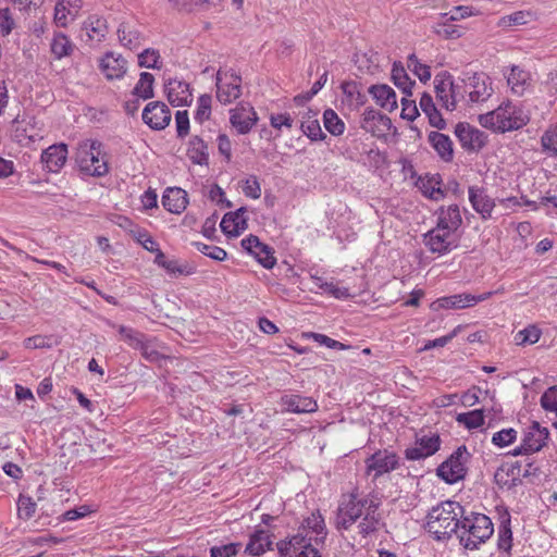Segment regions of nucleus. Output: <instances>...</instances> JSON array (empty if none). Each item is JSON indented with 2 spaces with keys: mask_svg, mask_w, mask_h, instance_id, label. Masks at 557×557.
<instances>
[{
  "mask_svg": "<svg viewBox=\"0 0 557 557\" xmlns=\"http://www.w3.org/2000/svg\"><path fill=\"white\" fill-rule=\"evenodd\" d=\"M548 431L546 428H542L540 423L533 422L524 434L523 441L519 447L513 450V455L533 454L545 446L548 440Z\"/></svg>",
  "mask_w": 557,
  "mask_h": 557,
  "instance_id": "12",
  "label": "nucleus"
},
{
  "mask_svg": "<svg viewBox=\"0 0 557 557\" xmlns=\"http://www.w3.org/2000/svg\"><path fill=\"white\" fill-rule=\"evenodd\" d=\"M187 156L195 164H208L209 153L207 144L199 136H193L188 143Z\"/></svg>",
  "mask_w": 557,
  "mask_h": 557,
  "instance_id": "39",
  "label": "nucleus"
},
{
  "mask_svg": "<svg viewBox=\"0 0 557 557\" xmlns=\"http://www.w3.org/2000/svg\"><path fill=\"white\" fill-rule=\"evenodd\" d=\"M76 163L81 172L100 177L109 172L108 158L99 140L85 139L76 148Z\"/></svg>",
  "mask_w": 557,
  "mask_h": 557,
  "instance_id": "3",
  "label": "nucleus"
},
{
  "mask_svg": "<svg viewBox=\"0 0 557 557\" xmlns=\"http://www.w3.org/2000/svg\"><path fill=\"white\" fill-rule=\"evenodd\" d=\"M67 158V146L65 144L51 145L41 154V162L50 172H58Z\"/></svg>",
  "mask_w": 557,
  "mask_h": 557,
  "instance_id": "28",
  "label": "nucleus"
},
{
  "mask_svg": "<svg viewBox=\"0 0 557 557\" xmlns=\"http://www.w3.org/2000/svg\"><path fill=\"white\" fill-rule=\"evenodd\" d=\"M242 95V77L232 70H219L216 73V98L228 104Z\"/></svg>",
  "mask_w": 557,
  "mask_h": 557,
  "instance_id": "9",
  "label": "nucleus"
},
{
  "mask_svg": "<svg viewBox=\"0 0 557 557\" xmlns=\"http://www.w3.org/2000/svg\"><path fill=\"white\" fill-rule=\"evenodd\" d=\"M298 532L307 533L308 537H313L315 544L323 543L326 536V530L324 519L320 512H312L305 519Z\"/></svg>",
  "mask_w": 557,
  "mask_h": 557,
  "instance_id": "30",
  "label": "nucleus"
},
{
  "mask_svg": "<svg viewBox=\"0 0 557 557\" xmlns=\"http://www.w3.org/2000/svg\"><path fill=\"white\" fill-rule=\"evenodd\" d=\"M419 106L422 112L428 116L429 122L433 127L437 129L445 128L446 122L443 119L440 111L437 110V108L435 107V103L431 95L423 92L420 98Z\"/></svg>",
  "mask_w": 557,
  "mask_h": 557,
  "instance_id": "37",
  "label": "nucleus"
},
{
  "mask_svg": "<svg viewBox=\"0 0 557 557\" xmlns=\"http://www.w3.org/2000/svg\"><path fill=\"white\" fill-rule=\"evenodd\" d=\"M242 247L251 253L265 269H272L276 263L274 251L268 245L262 244L255 235L242 240Z\"/></svg>",
  "mask_w": 557,
  "mask_h": 557,
  "instance_id": "17",
  "label": "nucleus"
},
{
  "mask_svg": "<svg viewBox=\"0 0 557 557\" xmlns=\"http://www.w3.org/2000/svg\"><path fill=\"white\" fill-rule=\"evenodd\" d=\"M82 30L90 42H101L108 34L107 21L98 15H90L84 23Z\"/></svg>",
  "mask_w": 557,
  "mask_h": 557,
  "instance_id": "31",
  "label": "nucleus"
},
{
  "mask_svg": "<svg viewBox=\"0 0 557 557\" xmlns=\"http://www.w3.org/2000/svg\"><path fill=\"white\" fill-rule=\"evenodd\" d=\"M436 216L437 221L435 226L448 231L453 234H457L458 228L462 224L460 209L457 205L441 207L436 211Z\"/></svg>",
  "mask_w": 557,
  "mask_h": 557,
  "instance_id": "24",
  "label": "nucleus"
},
{
  "mask_svg": "<svg viewBox=\"0 0 557 557\" xmlns=\"http://www.w3.org/2000/svg\"><path fill=\"white\" fill-rule=\"evenodd\" d=\"M399 467V457L391 450H377L366 459L367 474L376 479Z\"/></svg>",
  "mask_w": 557,
  "mask_h": 557,
  "instance_id": "11",
  "label": "nucleus"
},
{
  "mask_svg": "<svg viewBox=\"0 0 557 557\" xmlns=\"http://www.w3.org/2000/svg\"><path fill=\"white\" fill-rule=\"evenodd\" d=\"M15 20L9 8H0V35L8 36L15 27Z\"/></svg>",
  "mask_w": 557,
  "mask_h": 557,
  "instance_id": "59",
  "label": "nucleus"
},
{
  "mask_svg": "<svg viewBox=\"0 0 557 557\" xmlns=\"http://www.w3.org/2000/svg\"><path fill=\"white\" fill-rule=\"evenodd\" d=\"M429 143L444 161H450L453 159V143L447 135L438 132H431L429 134Z\"/></svg>",
  "mask_w": 557,
  "mask_h": 557,
  "instance_id": "38",
  "label": "nucleus"
},
{
  "mask_svg": "<svg viewBox=\"0 0 557 557\" xmlns=\"http://www.w3.org/2000/svg\"><path fill=\"white\" fill-rule=\"evenodd\" d=\"M169 3L178 11L191 12L196 8L210 4L211 0H168Z\"/></svg>",
  "mask_w": 557,
  "mask_h": 557,
  "instance_id": "58",
  "label": "nucleus"
},
{
  "mask_svg": "<svg viewBox=\"0 0 557 557\" xmlns=\"http://www.w3.org/2000/svg\"><path fill=\"white\" fill-rule=\"evenodd\" d=\"M18 516L25 520L33 517L36 510V503L29 496L20 495L17 503Z\"/></svg>",
  "mask_w": 557,
  "mask_h": 557,
  "instance_id": "57",
  "label": "nucleus"
},
{
  "mask_svg": "<svg viewBox=\"0 0 557 557\" xmlns=\"http://www.w3.org/2000/svg\"><path fill=\"white\" fill-rule=\"evenodd\" d=\"M379 504H369V511H366L362 521L358 524L359 533L363 536L374 532L379 525V516L376 513Z\"/></svg>",
  "mask_w": 557,
  "mask_h": 557,
  "instance_id": "44",
  "label": "nucleus"
},
{
  "mask_svg": "<svg viewBox=\"0 0 557 557\" xmlns=\"http://www.w3.org/2000/svg\"><path fill=\"white\" fill-rule=\"evenodd\" d=\"M242 548L240 543H230L210 548L211 557H235Z\"/></svg>",
  "mask_w": 557,
  "mask_h": 557,
  "instance_id": "56",
  "label": "nucleus"
},
{
  "mask_svg": "<svg viewBox=\"0 0 557 557\" xmlns=\"http://www.w3.org/2000/svg\"><path fill=\"white\" fill-rule=\"evenodd\" d=\"M456 420L460 424H463L469 430L476 429L484 423L483 412L482 410L479 409L465 413H459Z\"/></svg>",
  "mask_w": 557,
  "mask_h": 557,
  "instance_id": "49",
  "label": "nucleus"
},
{
  "mask_svg": "<svg viewBox=\"0 0 557 557\" xmlns=\"http://www.w3.org/2000/svg\"><path fill=\"white\" fill-rule=\"evenodd\" d=\"M463 508L456 502L446 500L433 507L428 513L426 528L437 540L458 534Z\"/></svg>",
  "mask_w": 557,
  "mask_h": 557,
  "instance_id": "1",
  "label": "nucleus"
},
{
  "mask_svg": "<svg viewBox=\"0 0 557 557\" xmlns=\"http://www.w3.org/2000/svg\"><path fill=\"white\" fill-rule=\"evenodd\" d=\"M436 99L447 111H454L453 77L449 74L437 75L434 79Z\"/></svg>",
  "mask_w": 557,
  "mask_h": 557,
  "instance_id": "26",
  "label": "nucleus"
},
{
  "mask_svg": "<svg viewBox=\"0 0 557 557\" xmlns=\"http://www.w3.org/2000/svg\"><path fill=\"white\" fill-rule=\"evenodd\" d=\"M211 102L212 98L210 95H201L197 101V110L195 113V120L199 123H203L209 120L211 115Z\"/></svg>",
  "mask_w": 557,
  "mask_h": 557,
  "instance_id": "51",
  "label": "nucleus"
},
{
  "mask_svg": "<svg viewBox=\"0 0 557 557\" xmlns=\"http://www.w3.org/2000/svg\"><path fill=\"white\" fill-rule=\"evenodd\" d=\"M463 89L468 96L467 103L485 102L494 92L492 78L483 72L465 74Z\"/></svg>",
  "mask_w": 557,
  "mask_h": 557,
  "instance_id": "7",
  "label": "nucleus"
},
{
  "mask_svg": "<svg viewBox=\"0 0 557 557\" xmlns=\"http://www.w3.org/2000/svg\"><path fill=\"white\" fill-rule=\"evenodd\" d=\"M160 53L156 49H145L138 55V65L146 69H160Z\"/></svg>",
  "mask_w": 557,
  "mask_h": 557,
  "instance_id": "52",
  "label": "nucleus"
},
{
  "mask_svg": "<svg viewBox=\"0 0 557 557\" xmlns=\"http://www.w3.org/2000/svg\"><path fill=\"white\" fill-rule=\"evenodd\" d=\"M100 71L107 79H120L127 72V61L114 52H107L99 62Z\"/></svg>",
  "mask_w": 557,
  "mask_h": 557,
  "instance_id": "19",
  "label": "nucleus"
},
{
  "mask_svg": "<svg viewBox=\"0 0 557 557\" xmlns=\"http://www.w3.org/2000/svg\"><path fill=\"white\" fill-rule=\"evenodd\" d=\"M243 193L246 197L258 199L261 196V186L257 176H249L243 185Z\"/></svg>",
  "mask_w": 557,
  "mask_h": 557,
  "instance_id": "62",
  "label": "nucleus"
},
{
  "mask_svg": "<svg viewBox=\"0 0 557 557\" xmlns=\"http://www.w3.org/2000/svg\"><path fill=\"white\" fill-rule=\"evenodd\" d=\"M323 124L325 129L333 136H339L345 131V123L338 116V114L332 109H326L324 111Z\"/></svg>",
  "mask_w": 557,
  "mask_h": 557,
  "instance_id": "45",
  "label": "nucleus"
},
{
  "mask_svg": "<svg viewBox=\"0 0 557 557\" xmlns=\"http://www.w3.org/2000/svg\"><path fill=\"white\" fill-rule=\"evenodd\" d=\"M313 537L298 532L288 540L277 543L281 557H321Z\"/></svg>",
  "mask_w": 557,
  "mask_h": 557,
  "instance_id": "6",
  "label": "nucleus"
},
{
  "mask_svg": "<svg viewBox=\"0 0 557 557\" xmlns=\"http://www.w3.org/2000/svg\"><path fill=\"white\" fill-rule=\"evenodd\" d=\"M162 205L169 212L180 214L188 205L187 193L178 187H169L162 196Z\"/></svg>",
  "mask_w": 557,
  "mask_h": 557,
  "instance_id": "27",
  "label": "nucleus"
},
{
  "mask_svg": "<svg viewBox=\"0 0 557 557\" xmlns=\"http://www.w3.org/2000/svg\"><path fill=\"white\" fill-rule=\"evenodd\" d=\"M542 149L549 156H557V123L548 127L541 137Z\"/></svg>",
  "mask_w": 557,
  "mask_h": 557,
  "instance_id": "48",
  "label": "nucleus"
},
{
  "mask_svg": "<svg viewBox=\"0 0 557 557\" xmlns=\"http://www.w3.org/2000/svg\"><path fill=\"white\" fill-rule=\"evenodd\" d=\"M143 120L152 129H163L171 121V111L165 103L152 101L145 107Z\"/></svg>",
  "mask_w": 557,
  "mask_h": 557,
  "instance_id": "15",
  "label": "nucleus"
},
{
  "mask_svg": "<svg viewBox=\"0 0 557 557\" xmlns=\"http://www.w3.org/2000/svg\"><path fill=\"white\" fill-rule=\"evenodd\" d=\"M441 445L438 435L422 436L416 441L414 446L406 449L405 455L409 460H419L434 455Z\"/></svg>",
  "mask_w": 557,
  "mask_h": 557,
  "instance_id": "20",
  "label": "nucleus"
},
{
  "mask_svg": "<svg viewBox=\"0 0 557 557\" xmlns=\"http://www.w3.org/2000/svg\"><path fill=\"white\" fill-rule=\"evenodd\" d=\"M493 523L485 515L476 513L463 518L457 536L467 549H474L493 534Z\"/></svg>",
  "mask_w": 557,
  "mask_h": 557,
  "instance_id": "4",
  "label": "nucleus"
},
{
  "mask_svg": "<svg viewBox=\"0 0 557 557\" xmlns=\"http://www.w3.org/2000/svg\"><path fill=\"white\" fill-rule=\"evenodd\" d=\"M408 69L411 70L421 82H428L431 78L430 66L422 64L414 54L408 57Z\"/></svg>",
  "mask_w": 557,
  "mask_h": 557,
  "instance_id": "53",
  "label": "nucleus"
},
{
  "mask_svg": "<svg viewBox=\"0 0 557 557\" xmlns=\"http://www.w3.org/2000/svg\"><path fill=\"white\" fill-rule=\"evenodd\" d=\"M541 405L546 411L557 414V386L549 387L541 397Z\"/></svg>",
  "mask_w": 557,
  "mask_h": 557,
  "instance_id": "61",
  "label": "nucleus"
},
{
  "mask_svg": "<svg viewBox=\"0 0 557 557\" xmlns=\"http://www.w3.org/2000/svg\"><path fill=\"white\" fill-rule=\"evenodd\" d=\"M287 410L295 413H310L318 410V404L311 397L286 395L282 398Z\"/></svg>",
  "mask_w": 557,
  "mask_h": 557,
  "instance_id": "34",
  "label": "nucleus"
},
{
  "mask_svg": "<svg viewBox=\"0 0 557 557\" xmlns=\"http://www.w3.org/2000/svg\"><path fill=\"white\" fill-rule=\"evenodd\" d=\"M417 186L424 196L432 200H440L444 197L441 183L434 176L420 177L417 182Z\"/></svg>",
  "mask_w": 557,
  "mask_h": 557,
  "instance_id": "42",
  "label": "nucleus"
},
{
  "mask_svg": "<svg viewBox=\"0 0 557 557\" xmlns=\"http://www.w3.org/2000/svg\"><path fill=\"white\" fill-rule=\"evenodd\" d=\"M493 295L492 292H486L480 295L472 294H458L437 299L432 304L433 307L444 309H463L473 307L475 304L488 299Z\"/></svg>",
  "mask_w": 557,
  "mask_h": 557,
  "instance_id": "18",
  "label": "nucleus"
},
{
  "mask_svg": "<svg viewBox=\"0 0 557 557\" xmlns=\"http://www.w3.org/2000/svg\"><path fill=\"white\" fill-rule=\"evenodd\" d=\"M168 100L172 106H189L193 101V95L189 85L176 78L169 79L165 84Z\"/></svg>",
  "mask_w": 557,
  "mask_h": 557,
  "instance_id": "22",
  "label": "nucleus"
},
{
  "mask_svg": "<svg viewBox=\"0 0 557 557\" xmlns=\"http://www.w3.org/2000/svg\"><path fill=\"white\" fill-rule=\"evenodd\" d=\"M469 200L473 209L479 212L483 219L491 216V213L495 207V202L482 189L470 187Z\"/></svg>",
  "mask_w": 557,
  "mask_h": 557,
  "instance_id": "35",
  "label": "nucleus"
},
{
  "mask_svg": "<svg viewBox=\"0 0 557 557\" xmlns=\"http://www.w3.org/2000/svg\"><path fill=\"white\" fill-rule=\"evenodd\" d=\"M341 88L349 107L358 109L366 103L367 97L361 92L360 86L357 82H344L342 83Z\"/></svg>",
  "mask_w": 557,
  "mask_h": 557,
  "instance_id": "40",
  "label": "nucleus"
},
{
  "mask_svg": "<svg viewBox=\"0 0 557 557\" xmlns=\"http://www.w3.org/2000/svg\"><path fill=\"white\" fill-rule=\"evenodd\" d=\"M530 117L524 110L510 101L503 102L495 110L479 116L480 124L485 128L505 133L519 129L528 124Z\"/></svg>",
  "mask_w": 557,
  "mask_h": 557,
  "instance_id": "2",
  "label": "nucleus"
},
{
  "mask_svg": "<svg viewBox=\"0 0 557 557\" xmlns=\"http://www.w3.org/2000/svg\"><path fill=\"white\" fill-rule=\"evenodd\" d=\"M369 94L373 97L375 102L383 109L392 112L397 108L396 92L388 85H372L369 88Z\"/></svg>",
  "mask_w": 557,
  "mask_h": 557,
  "instance_id": "32",
  "label": "nucleus"
},
{
  "mask_svg": "<svg viewBox=\"0 0 557 557\" xmlns=\"http://www.w3.org/2000/svg\"><path fill=\"white\" fill-rule=\"evenodd\" d=\"M245 212V208H239L235 212L225 213L220 224L222 232L230 236H238L244 232L247 228Z\"/></svg>",
  "mask_w": 557,
  "mask_h": 557,
  "instance_id": "29",
  "label": "nucleus"
},
{
  "mask_svg": "<svg viewBox=\"0 0 557 557\" xmlns=\"http://www.w3.org/2000/svg\"><path fill=\"white\" fill-rule=\"evenodd\" d=\"M370 503L379 504L372 496L344 495L337 510V527L348 529L357 519L363 517L366 511H369Z\"/></svg>",
  "mask_w": 557,
  "mask_h": 557,
  "instance_id": "5",
  "label": "nucleus"
},
{
  "mask_svg": "<svg viewBox=\"0 0 557 557\" xmlns=\"http://www.w3.org/2000/svg\"><path fill=\"white\" fill-rule=\"evenodd\" d=\"M194 245L196 246V248L199 252H201L216 261H223V260H225V258L227 256L226 251L223 248L218 247V246L207 245L203 243H195Z\"/></svg>",
  "mask_w": 557,
  "mask_h": 557,
  "instance_id": "55",
  "label": "nucleus"
},
{
  "mask_svg": "<svg viewBox=\"0 0 557 557\" xmlns=\"http://www.w3.org/2000/svg\"><path fill=\"white\" fill-rule=\"evenodd\" d=\"M469 457L466 446L458 447L446 461L438 466L437 475L449 484L458 482L466 475V463Z\"/></svg>",
  "mask_w": 557,
  "mask_h": 557,
  "instance_id": "8",
  "label": "nucleus"
},
{
  "mask_svg": "<svg viewBox=\"0 0 557 557\" xmlns=\"http://www.w3.org/2000/svg\"><path fill=\"white\" fill-rule=\"evenodd\" d=\"M512 532L509 527V521L503 523L499 528L498 547L504 552H509L511 548Z\"/></svg>",
  "mask_w": 557,
  "mask_h": 557,
  "instance_id": "63",
  "label": "nucleus"
},
{
  "mask_svg": "<svg viewBox=\"0 0 557 557\" xmlns=\"http://www.w3.org/2000/svg\"><path fill=\"white\" fill-rule=\"evenodd\" d=\"M541 334L542 332L537 326L529 325L515 335V342L517 345L535 344L539 342Z\"/></svg>",
  "mask_w": 557,
  "mask_h": 557,
  "instance_id": "50",
  "label": "nucleus"
},
{
  "mask_svg": "<svg viewBox=\"0 0 557 557\" xmlns=\"http://www.w3.org/2000/svg\"><path fill=\"white\" fill-rule=\"evenodd\" d=\"M153 82L154 77L148 72H143L140 78L134 88V94L143 99L153 97Z\"/></svg>",
  "mask_w": 557,
  "mask_h": 557,
  "instance_id": "46",
  "label": "nucleus"
},
{
  "mask_svg": "<svg viewBox=\"0 0 557 557\" xmlns=\"http://www.w3.org/2000/svg\"><path fill=\"white\" fill-rule=\"evenodd\" d=\"M272 546L271 535L268 531L256 530L249 537L245 553L258 557L270 550Z\"/></svg>",
  "mask_w": 557,
  "mask_h": 557,
  "instance_id": "33",
  "label": "nucleus"
},
{
  "mask_svg": "<svg viewBox=\"0 0 557 557\" xmlns=\"http://www.w3.org/2000/svg\"><path fill=\"white\" fill-rule=\"evenodd\" d=\"M423 243L431 252L445 255L458 247L459 238L457 234L435 226L424 234Z\"/></svg>",
  "mask_w": 557,
  "mask_h": 557,
  "instance_id": "10",
  "label": "nucleus"
},
{
  "mask_svg": "<svg viewBox=\"0 0 557 557\" xmlns=\"http://www.w3.org/2000/svg\"><path fill=\"white\" fill-rule=\"evenodd\" d=\"M392 78L394 84L401 89L406 96H411V89L414 86V82L411 81L401 64L394 63L392 69Z\"/></svg>",
  "mask_w": 557,
  "mask_h": 557,
  "instance_id": "43",
  "label": "nucleus"
},
{
  "mask_svg": "<svg viewBox=\"0 0 557 557\" xmlns=\"http://www.w3.org/2000/svg\"><path fill=\"white\" fill-rule=\"evenodd\" d=\"M451 22L453 21H447V18H443V22L437 23L434 26V32L445 39L459 38L461 36V33L457 26L451 24Z\"/></svg>",
  "mask_w": 557,
  "mask_h": 557,
  "instance_id": "54",
  "label": "nucleus"
},
{
  "mask_svg": "<svg viewBox=\"0 0 557 557\" xmlns=\"http://www.w3.org/2000/svg\"><path fill=\"white\" fill-rule=\"evenodd\" d=\"M455 135L462 148L468 151H480L487 143V135L484 132L467 123H458L455 127Z\"/></svg>",
  "mask_w": 557,
  "mask_h": 557,
  "instance_id": "14",
  "label": "nucleus"
},
{
  "mask_svg": "<svg viewBox=\"0 0 557 557\" xmlns=\"http://www.w3.org/2000/svg\"><path fill=\"white\" fill-rule=\"evenodd\" d=\"M360 127L372 136L380 138L391 131L392 120L372 108H367L362 113Z\"/></svg>",
  "mask_w": 557,
  "mask_h": 557,
  "instance_id": "13",
  "label": "nucleus"
},
{
  "mask_svg": "<svg viewBox=\"0 0 557 557\" xmlns=\"http://www.w3.org/2000/svg\"><path fill=\"white\" fill-rule=\"evenodd\" d=\"M517 437V431L513 429H504L496 432L492 437V443L499 447H505L511 444Z\"/></svg>",
  "mask_w": 557,
  "mask_h": 557,
  "instance_id": "60",
  "label": "nucleus"
},
{
  "mask_svg": "<svg viewBox=\"0 0 557 557\" xmlns=\"http://www.w3.org/2000/svg\"><path fill=\"white\" fill-rule=\"evenodd\" d=\"M231 124L239 134H247L257 122V114L249 104L231 110Z\"/></svg>",
  "mask_w": 557,
  "mask_h": 557,
  "instance_id": "25",
  "label": "nucleus"
},
{
  "mask_svg": "<svg viewBox=\"0 0 557 557\" xmlns=\"http://www.w3.org/2000/svg\"><path fill=\"white\" fill-rule=\"evenodd\" d=\"M117 37L122 46L133 50L145 41L141 27L133 22H122L117 28Z\"/></svg>",
  "mask_w": 557,
  "mask_h": 557,
  "instance_id": "23",
  "label": "nucleus"
},
{
  "mask_svg": "<svg viewBox=\"0 0 557 557\" xmlns=\"http://www.w3.org/2000/svg\"><path fill=\"white\" fill-rule=\"evenodd\" d=\"M506 77L508 86L517 96H522L530 86V73L519 67L518 65H512L510 73Z\"/></svg>",
  "mask_w": 557,
  "mask_h": 557,
  "instance_id": "36",
  "label": "nucleus"
},
{
  "mask_svg": "<svg viewBox=\"0 0 557 557\" xmlns=\"http://www.w3.org/2000/svg\"><path fill=\"white\" fill-rule=\"evenodd\" d=\"M176 132L178 137H185L189 132V117L186 110L177 111L175 114Z\"/></svg>",
  "mask_w": 557,
  "mask_h": 557,
  "instance_id": "64",
  "label": "nucleus"
},
{
  "mask_svg": "<svg viewBox=\"0 0 557 557\" xmlns=\"http://www.w3.org/2000/svg\"><path fill=\"white\" fill-rule=\"evenodd\" d=\"M50 50L54 58L60 60L72 54L74 45L65 34L55 33L50 44Z\"/></svg>",
  "mask_w": 557,
  "mask_h": 557,
  "instance_id": "41",
  "label": "nucleus"
},
{
  "mask_svg": "<svg viewBox=\"0 0 557 557\" xmlns=\"http://www.w3.org/2000/svg\"><path fill=\"white\" fill-rule=\"evenodd\" d=\"M317 113H313V119L311 115L308 116L307 120L301 122V129L305 135H307L311 140H322L326 136L323 133L319 121L315 119Z\"/></svg>",
  "mask_w": 557,
  "mask_h": 557,
  "instance_id": "47",
  "label": "nucleus"
},
{
  "mask_svg": "<svg viewBox=\"0 0 557 557\" xmlns=\"http://www.w3.org/2000/svg\"><path fill=\"white\" fill-rule=\"evenodd\" d=\"M12 132L14 139L24 146L40 140L44 137L42 129L38 126L35 119H29V121L15 119L12 124Z\"/></svg>",
  "mask_w": 557,
  "mask_h": 557,
  "instance_id": "16",
  "label": "nucleus"
},
{
  "mask_svg": "<svg viewBox=\"0 0 557 557\" xmlns=\"http://www.w3.org/2000/svg\"><path fill=\"white\" fill-rule=\"evenodd\" d=\"M82 5V0H58L54 5V24L58 27L65 28L71 21L77 17Z\"/></svg>",
  "mask_w": 557,
  "mask_h": 557,
  "instance_id": "21",
  "label": "nucleus"
}]
</instances>
